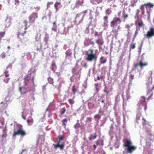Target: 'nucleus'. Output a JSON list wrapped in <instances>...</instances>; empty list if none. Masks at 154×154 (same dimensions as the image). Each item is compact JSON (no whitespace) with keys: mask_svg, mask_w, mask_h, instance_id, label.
Returning a JSON list of instances; mask_svg holds the SVG:
<instances>
[{"mask_svg":"<svg viewBox=\"0 0 154 154\" xmlns=\"http://www.w3.org/2000/svg\"><path fill=\"white\" fill-rule=\"evenodd\" d=\"M89 50L90 51V52H91L90 53H92V54H93V49H90Z\"/></svg>","mask_w":154,"mask_h":154,"instance_id":"obj_52","label":"nucleus"},{"mask_svg":"<svg viewBox=\"0 0 154 154\" xmlns=\"http://www.w3.org/2000/svg\"><path fill=\"white\" fill-rule=\"evenodd\" d=\"M27 122L28 123V125H32L33 122V120L32 118L30 119H28L27 121Z\"/></svg>","mask_w":154,"mask_h":154,"instance_id":"obj_19","label":"nucleus"},{"mask_svg":"<svg viewBox=\"0 0 154 154\" xmlns=\"http://www.w3.org/2000/svg\"><path fill=\"white\" fill-rule=\"evenodd\" d=\"M23 23L24 24V26H25V29L26 30L27 29V24H28V22L26 20H24L23 22Z\"/></svg>","mask_w":154,"mask_h":154,"instance_id":"obj_22","label":"nucleus"},{"mask_svg":"<svg viewBox=\"0 0 154 154\" xmlns=\"http://www.w3.org/2000/svg\"><path fill=\"white\" fill-rule=\"evenodd\" d=\"M93 147H94V149H95L96 148V146L95 145H93Z\"/></svg>","mask_w":154,"mask_h":154,"instance_id":"obj_58","label":"nucleus"},{"mask_svg":"<svg viewBox=\"0 0 154 154\" xmlns=\"http://www.w3.org/2000/svg\"><path fill=\"white\" fill-rule=\"evenodd\" d=\"M138 33V32L137 30H136L135 32V35H136Z\"/></svg>","mask_w":154,"mask_h":154,"instance_id":"obj_55","label":"nucleus"},{"mask_svg":"<svg viewBox=\"0 0 154 154\" xmlns=\"http://www.w3.org/2000/svg\"><path fill=\"white\" fill-rule=\"evenodd\" d=\"M145 36L148 38H150L154 36V27H151Z\"/></svg>","mask_w":154,"mask_h":154,"instance_id":"obj_6","label":"nucleus"},{"mask_svg":"<svg viewBox=\"0 0 154 154\" xmlns=\"http://www.w3.org/2000/svg\"><path fill=\"white\" fill-rule=\"evenodd\" d=\"M60 4V2H56L54 4V7L56 9V12H57L58 10V6Z\"/></svg>","mask_w":154,"mask_h":154,"instance_id":"obj_20","label":"nucleus"},{"mask_svg":"<svg viewBox=\"0 0 154 154\" xmlns=\"http://www.w3.org/2000/svg\"><path fill=\"white\" fill-rule=\"evenodd\" d=\"M148 63L147 62L143 63L142 61H140L139 63H137L134 64V66L135 67H137L140 66L141 67L145 66H147Z\"/></svg>","mask_w":154,"mask_h":154,"instance_id":"obj_9","label":"nucleus"},{"mask_svg":"<svg viewBox=\"0 0 154 154\" xmlns=\"http://www.w3.org/2000/svg\"><path fill=\"white\" fill-rule=\"evenodd\" d=\"M10 79V78H6L3 79V81L5 83H8Z\"/></svg>","mask_w":154,"mask_h":154,"instance_id":"obj_25","label":"nucleus"},{"mask_svg":"<svg viewBox=\"0 0 154 154\" xmlns=\"http://www.w3.org/2000/svg\"><path fill=\"white\" fill-rule=\"evenodd\" d=\"M67 120L66 119H65L63 120L62 122L63 123V125L65 127L66 126V123L67 122Z\"/></svg>","mask_w":154,"mask_h":154,"instance_id":"obj_23","label":"nucleus"},{"mask_svg":"<svg viewBox=\"0 0 154 154\" xmlns=\"http://www.w3.org/2000/svg\"><path fill=\"white\" fill-rule=\"evenodd\" d=\"M95 88H96V89L97 90H98V89L97 88V87L98 86V83H96L95 84Z\"/></svg>","mask_w":154,"mask_h":154,"instance_id":"obj_48","label":"nucleus"},{"mask_svg":"<svg viewBox=\"0 0 154 154\" xmlns=\"http://www.w3.org/2000/svg\"><path fill=\"white\" fill-rule=\"evenodd\" d=\"M5 34V32H0V37L2 38L3 37Z\"/></svg>","mask_w":154,"mask_h":154,"instance_id":"obj_30","label":"nucleus"},{"mask_svg":"<svg viewBox=\"0 0 154 154\" xmlns=\"http://www.w3.org/2000/svg\"><path fill=\"white\" fill-rule=\"evenodd\" d=\"M111 1H113V2H115V0H108V2H109Z\"/></svg>","mask_w":154,"mask_h":154,"instance_id":"obj_54","label":"nucleus"},{"mask_svg":"<svg viewBox=\"0 0 154 154\" xmlns=\"http://www.w3.org/2000/svg\"><path fill=\"white\" fill-rule=\"evenodd\" d=\"M154 89V85L150 90H149L147 94V95L148 96L147 100H152L153 99L152 95L153 94V91Z\"/></svg>","mask_w":154,"mask_h":154,"instance_id":"obj_8","label":"nucleus"},{"mask_svg":"<svg viewBox=\"0 0 154 154\" xmlns=\"http://www.w3.org/2000/svg\"><path fill=\"white\" fill-rule=\"evenodd\" d=\"M24 88L23 87H20L19 88V90L21 93H23V92L22 91V90L24 89Z\"/></svg>","mask_w":154,"mask_h":154,"instance_id":"obj_37","label":"nucleus"},{"mask_svg":"<svg viewBox=\"0 0 154 154\" xmlns=\"http://www.w3.org/2000/svg\"><path fill=\"white\" fill-rule=\"evenodd\" d=\"M120 26H119L118 27V28H117V29H120Z\"/></svg>","mask_w":154,"mask_h":154,"instance_id":"obj_62","label":"nucleus"},{"mask_svg":"<svg viewBox=\"0 0 154 154\" xmlns=\"http://www.w3.org/2000/svg\"><path fill=\"white\" fill-rule=\"evenodd\" d=\"M145 5H141L140 8V9L141 11H142V14H143L144 13V6H145Z\"/></svg>","mask_w":154,"mask_h":154,"instance_id":"obj_28","label":"nucleus"},{"mask_svg":"<svg viewBox=\"0 0 154 154\" xmlns=\"http://www.w3.org/2000/svg\"><path fill=\"white\" fill-rule=\"evenodd\" d=\"M135 47V44H132L130 45V49H133Z\"/></svg>","mask_w":154,"mask_h":154,"instance_id":"obj_33","label":"nucleus"},{"mask_svg":"<svg viewBox=\"0 0 154 154\" xmlns=\"http://www.w3.org/2000/svg\"><path fill=\"white\" fill-rule=\"evenodd\" d=\"M132 24H126L125 25V28L127 29V30L128 32L130 31V28L131 27V26H132Z\"/></svg>","mask_w":154,"mask_h":154,"instance_id":"obj_21","label":"nucleus"},{"mask_svg":"<svg viewBox=\"0 0 154 154\" xmlns=\"http://www.w3.org/2000/svg\"><path fill=\"white\" fill-rule=\"evenodd\" d=\"M141 117V115L139 113L137 115V122H139V120H140V118Z\"/></svg>","mask_w":154,"mask_h":154,"instance_id":"obj_26","label":"nucleus"},{"mask_svg":"<svg viewBox=\"0 0 154 154\" xmlns=\"http://www.w3.org/2000/svg\"><path fill=\"white\" fill-rule=\"evenodd\" d=\"M94 42H90V44L92 45H94Z\"/></svg>","mask_w":154,"mask_h":154,"instance_id":"obj_50","label":"nucleus"},{"mask_svg":"<svg viewBox=\"0 0 154 154\" xmlns=\"http://www.w3.org/2000/svg\"><path fill=\"white\" fill-rule=\"evenodd\" d=\"M124 143L123 146L127 147L126 149L127 153L132 154L133 151L137 149V147L132 145V143L131 140L124 139L122 140Z\"/></svg>","mask_w":154,"mask_h":154,"instance_id":"obj_1","label":"nucleus"},{"mask_svg":"<svg viewBox=\"0 0 154 154\" xmlns=\"http://www.w3.org/2000/svg\"><path fill=\"white\" fill-rule=\"evenodd\" d=\"M5 77L6 78H9V74H4Z\"/></svg>","mask_w":154,"mask_h":154,"instance_id":"obj_45","label":"nucleus"},{"mask_svg":"<svg viewBox=\"0 0 154 154\" xmlns=\"http://www.w3.org/2000/svg\"><path fill=\"white\" fill-rule=\"evenodd\" d=\"M144 5H145L146 7H149L150 8H152L154 6L153 4L150 3H145L144 4Z\"/></svg>","mask_w":154,"mask_h":154,"instance_id":"obj_17","label":"nucleus"},{"mask_svg":"<svg viewBox=\"0 0 154 154\" xmlns=\"http://www.w3.org/2000/svg\"><path fill=\"white\" fill-rule=\"evenodd\" d=\"M68 101L69 103L71 105H72L74 103V101L73 99H69L68 100Z\"/></svg>","mask_w":154,"mask_h":154,"instance_id":"obj_31","label":"nucleus"},{"mask_svg":"<svg viewBox=\"0 0 154 154\" xmlns=\"http://www.w3.org/2000/svg\"><path fill=\"white\" fill-rule=\"evenodd\" d=\"M94 118H97L98 119H100L101 117L98 114H97L94 116Z\"/></svg>","mask_w":154,"mask_h":154,"instance_id":"obj_41","label":"nucleus"},{"mask_svg":"<svg viewBox=\"0 0 154 154\" xmlns=\"http://www.w3.org/2000/svg\"><path fill=\"white\" fill-rule=\"evenodd\" d=\"M104 92L105 93H106L107 94H108V92L107 91H104Z\"/></svg>","mask_w":154,"mask_h":154,"instance_id":"obj_60","label":"nucleus"},{"mask_svg":"<svg viewBox=\"0 0 154 154\" xmlns=\"http://www.w3.org/2000/svg\"><path fill=\"white\" fill-rule=\"evenodd\" d=\"M121 19L118 17H115L113 20L110 22V26L114 28L117 26L118 23L120 24L122 22Z\"/></svg>","mask_w":154,"mask_h":154,"instance_id":"obj_5","label":"nucleus"},{"mask_svg":"<svg viewBox=\"0 0 154 154\" xmlns=\"http://www.w3.org/2000/svg\"><path fill=\"white\" fill-rule=\"evenodd\" d=\"M26 135V132L23 130L22 126H21L17 131H14L13 136L15 137L17 135H20L22 137H23Z\"/></svg>","mask_w":154,"mask_h":154,"instance_id":"obj_3","label":"nucleus"},{"mask_svg":"<svg viewBox=\"0 0 154 154\" xmlns=\"http://www.w3.org/2000/svg\"><path fill=\"white\" fill-rule=\"evenodd\" d=\"M100 62L101 64H104L106 61V59L103 56H101L100 59Z\"/></svg>","mask_w":154,"mask_h":154,"instance_id":"obj_14","label":"nucleus"},{"mask_svg":"<svg viewBox=\"0 0 154 154\" xmlns=\"http://www.w3.org/2000/svg\"><path fill=\"white\" fill-rule=\"evenodd\" d=\"M60 143L59 141H58L57 143V144H54V148L57 149V147H60L61 149H62L64 147V143H62L61 145L59 144Z\"/></svg>","mask_w":154,"mask_h":154,"instance_id":"obj_10","label":"nucleus"},{"mask_svg":"<svg viewBox=\"0 0 154 154\" xmlns=\"http://www.w3.org/2000/svg\"><path fill=\"white\" fill-rule=\"evenodd\" d=\"M40 49V48H37L36 49V51H38Z\"/></svg>","mask_w":154,"mask_h":154,"instance_id":"obj_59","label":"nucleus"},{"mask_svg":"<svg viewBox=\"0 0 154 154\" xmlns=\"http://www.w3.org/2000/svg\"><path fill=\"white\" fill-rule=\"evenodd\" d=\"M91 118L88 117L87 118V122H90L91 121Z\"/></svg>","mask_w":154,"mask_h":154,"instance_id":"obj_43","label":"nucleus"},{"mask_svg":"<svg viewBox=\"0 0 154 154\" xmlns=\"http://www.w3.org/2000/svg\"><path fill=\"white\" fill-rule=\"evenodd\" d=\"M103 20L104 21V24L105 25L108 22V17L107 16H105L103 17Z\"/></svg>","mask_w":154,"mask_h":154,"instance_id":"obj_18","label":"nucleus"},{"mask_svg":"<svg viewBox=\"0 0 154 154\" xmlns=\"http://www.w3.org/2000/svg\"><path fill=\"white\" fill-rule=\"evenodd\" d=\"M9 66H8L6 67V70L8 69V68L9 67ZM9 73V71H8L7 70H6V71L4 72V74H8Z\"/></svg>","mask_w":154,"mask_h":154,"instance_id":"obj_42","label":"nucleus"},{"mask_svg":"<svg viewBox=\"0 0 154 154\" xmlns=\"http://www.w3.org/2000/svg\"><path fill=\"white\" fill-rule=\"evenodd\" d=\"M88 67V65L87 64V63H85L84 66V67L86 69Z\"/></svg>","mask_w":154,"mask_h":154,"instance_id":"obj_49","label":"nucleus"},{"mask_svg":"<svg viewBox=\"0 0 154 154\" xmlns=\"http://www.w3.org/2000/svg\"><path fill=\"white\" fill-rule=\"evenodd\" d=\"M142 119L143 121V122H142V125L143 126H145L146 124H147L146 122L147 121L145 119L143 118H142Z\"/></svg>","mask_w":154,"mask_h":154,"instance_id":"obj_29","label":"nucleus"},{"mask_svg":"<svg viewBox=\"0 0 154 154\" xmlns=\"http://www.w3.org/2000/svg\"><path fill=\"white\" fill-rule=\"evenodd\" d=\"M99 34H98V33L97 32H95L94 35L95 36H98Z\"/></svg>","mask_w":154,"mask_h":154,"instance_id":"obj_51","label":"nucleus"},{"mask_svg":"<svg viewBox=\"0 0 154 154\" xmlns=\"http://www.w3.org/2000/svg\"><path fill=\"white\" fill-rule=\"evenodd\" d=\"M1 56L3 59L5 58L6 57L5 53L4 52L2 53L1 55Z\"/></svg>","mask_w":154,"mask_h":154,"instance_id":"obj_38","label":"nucleus"},{"mask_svg":"<svg viewBox=\"0 0 154 154\" xmlns=\"http://www.w3.org/2000/svg\"><path fill=\"white\" fill-rule=\"evenodd\" d=\"M84 3L83 0H78L76 3V5H82Z\"/></svg>","mask_w":154,"mask_h":154,"instance_id":"obj_16","label":"nucleus"},{"mask_svg":"<svg viewBox=\"0 0 154 154\" xmlns=\"http://www.w3.org/2000/svg\"><path fill=\"white\" fill-rule=\"evenodd\" d=\"M53 25L54 26H55V25H56V22H53Z\"/></svg>","mask_w":154,"mask_h":154,"instance_id":"obj_53","label":"nucleus"},{"mask_svg":"<svg viewBox=\"0 0 154 154\" xmlns=\"http://www.w3.org/2000/svg\"><path fill=\"white\" fill-rule=\"evenodd\" d=\"M14 5H13V7L16 8L17 6L19 5L20 1L19 0H14Z\"/></svg>","mask_w":154,"mask_h":154,"instance_id":"obj_15","label":"nucleus"},{"mask_svg":"<svg viewBox=\"0 0 154 154\" xmlns=\"http://www.w3.org/2000/svg\"><path fill=\"white\" fill-rule=\"evenodd\" d=\"M103 76L102 75L100 77V79H102L103 78Z\"/></svg>","mask_w":154,"mask_h":154,"instance_id":"obj_64","label":"nucleus"},{"mask_svg":"<svg viewBox=\"0 0 154 154\" xmlns=\"http://www.w3.org/2000/svg\"><path fill=\"white\" fill-rule=\"evenodd\" d=\"M75 86L73 85L72 86V92L74 94H75V92L77 91L76 89L75 88Z\"/></svg>","mask_w":154,"mask_h":154,"instance_id":"obj_36","label":"nucleus"},{"mask_svg":"<svg viewBox=\"0 0 154 154\" xmlns=\"http://www.w3.org/2000/svg\"><path fill=\"white\" fill-rule=\"evenodd\" d=\"M97 4H99L102 2V0H93Z\"/></svg>","mask_w":154,"mask_h":154,"instance_id":"obj_40","label":"nucleus"},{"mask_svg":"<svg viewBox=\"0 0 154 154\" xmlns=\"http://www.w3.org/2000/svg\"><path fill=\"white\" fill-rule=\"evenodd\" d=\"M38 18L37 13H33L29 17V22L30 23H34L35 22V19Z\"/></svg>","mask_w":154,"mask_h":154,"instance_id":"obj_7","label":"nucleus"},{"mask_svg":"<svg viewBox=\"0 0 154 154\" xmlns=\"http://www.w3.org/2000/svg\"><path fill=\"white\" fill-rule=\"evenodd\" d=\"M52 70H54V69H53V67L54 66H55V63H52Z\"/></svg>","mask_w":154,"mask_h":154,"instance_id":"obj_46","label":"nucleus"},{"mask_svg":"<svg viewBox=\"0 0 154 154\" xmlns=\"http://www.w3.org/2000/svg\"><path fill=\"white\" fill-rule=\"evenodd\" d=\"M57 138L59 139V141H59V143H60V141L61 140H64V137L63 136L60 135L58 136Z\"/></svg>","mask_w":154,"mask_h":154,"instance_id":"obj_24","label":"nucleus"},{"mask_svg":"<svg viewBox=\"0 0 154 154\" xmlns=\"http://www.w3.org/2000/svg\"><path fill=\"white\" fill-rule=\"evenodd\" d=\"M137 25L139 27H141L143 26V23L142 21L139 22L137 23Z\"/></svg>","mask_w":154,"mask_h":154,"instance_id":"obj_27","label":"nucleus"},{"mask_svg":"<svg viewBox=\"0 0 154 154\" xmlns=\"http://www.w3.org/2000/svg\"><path fill=\"white\" fill-rule=\"evenodd\" d=\"M129 15L127 14L125 11L124 10L123 11V13L122 14V17L124 20H126L128 17Z\"/></svg>","mask_w":154,"mask_h":154,"instance_id":"obj_12","label":"nucleus"},{"mask_svg":"<svg viewBox=\"0 0 154 154\" xmlns=\"http://www.w3.org/2000/svg\"><path fill=\"white\" fill-rule=\"evenodd\" d=\"M57 26L56 25H55V26H53V27L52 28V29L55 32H57Z\"/></svg>","mask_w":154,"mask_h":154,"instance_id":"obj_32","label":"nucleus"},{"mask_svg":"<svg viewBox=\"0 0 154 154\" xmlns=\"http://www.w3.org/2000/svg\"><path fill=\"white\" fill-rule=\"evenodd\" d=\"M82 13L84 14V15L83 16V17H82V20H83L84 19V17L85 16V14H86L88 13V11H87V10H84L82 12Z\"/></svg>","mask_w":154,"mask_h":154,"instance_id":"obj_35","label":"nucleus"},{"mask_svg":"<svg viewBox=\"0 0 154 154\" xmlns=\"http://www.w3.org/2000/svg\"><path fill=\"white\" fill-rule=\"evenodd\" d=\"M66 109L64 108H62L60 111V113L62 114H63L65 112Z\"/></svg>","mask_w":154,"mask_h":154,"instance_id":"obj_34","label":"nucleus"},{"mask_svg":"<svg viewBox=\"0 0 154 154\" xmlns=\"http://www.w3.org/2000/svg\"><path fill=\"white\" fill-rule=\"evenodd\" d=\"M97 80H100V77H99L98 76H97Z\"/></svg>","mask_w":154,"mask_h":154,"instance_id":"obj_56","label":"nucleus"},{"mask_svg":"<svg viewBox=\"0 0 154 154\" xmlns=\"http://www.w3.org/2000/svg\"><path fill=\"white\" fill-rule=\"evenodd\" d=\"M79 14H78L77 15H76V18H77V17H79Z\"/></svg>","mask_w":154,"mask_h":154,"instance_id":"obj_57","label":"nucleus"},{"mask_svg":"<svg viewBox=\"0 0 154 154\" xmlns=\"http://www.w3.org/2000/svg\"><path fill=\"white\" fill-rule=\"evenodd\" d=\"M86 57L85 60L91 62L92 60L96 61L97 58V56L95 54L89 53L88 51L86 52Z\"/></svg>","mask_w":154,"mask_h":154,"instance_id":"obj_4","label":"nucleus"},{"mask_svg":"<svg viewBox=\"0 0 154 154\" xmlns=\"http://www.w3.org/2000/svg\"><path fill=\"white\" fill-rule=\"evenodd\" d=\"M26 93V92H23V93H21V94H25Z\"/></svg>","mask_w":154,"mask_h":154,"instance_id":"obj_61","label":"nucleus"},{"mask_svg":"<svg viewBox=\"0 0 154 154\" xmlns=\"http://www.w3.org/2000/svg\"><path fill=\"white\" fill-rule=\"evenodd\" d=\"M130 77L131 80H133L134 78V75H130Z\"/></svg>","mask_w":154,"mask_h":154,"instance_id":"obj_47","label":"nucleus"},{"mask_svg":"<svg viewBox=\"0 0 154 154\" xmlns=\"http://www.w3.org/2000/svg\"><path fill=\"white\" fill-rule=\"evenodd\" d=\"M99 113L100 114H101L102 115H104V111L102 109H100L99 110Z\"/></svg>","mask_w":154,"mask_h":154,"instance_id":"obj_39","label":"nucleus"},{"mask_svg":"<svg viewBox=\"0 0 154 154\" xmlns=\"http://www.w3.org/2000/svg\"><path fill=\"white\" fill-rule=\"evenodd\" d=\"M31 74H28L26 75L24 78L25 85H27L31 82L30 84L34 86V77L33 76L32 77H31Z\"/></svg>","mask_w":154,"mask_h":154,"instance_id":"obj_2","label":"nucleus"},{"mask_svg":"<svg viewBox=\"0 0 154 154\" xmlns=\"http://www.w3.org/2000/svg\"><path fill=\"white\" fill-rule=\"evenodd\" d=\"M97 137V134L96 133H95L94 134H91L90 137H89V140H92L95 139Z\"/></svg>","mask_w":154,"mask_h":154,"instance_id":"obj_11","label":"nucleus"},{"mask_svg":"<svg viewBox=\"0 0 154 154\" xmlns=\"http://www.w3.org/2000/svg\"><path fill=\"white\" fill-rule=\"evenodd\" d=\"M147 109V103H145V105L144 106V109L145 111H146Z\"/></svg>","mask_w":154,"mask_h":154,"instance_id":"obj_44","label":"nucleus"},{"mask_svg":"<svg viewBox=\"0 0 154 154\" xmlns=\"http://www.w3.org/2000/svg\"><path fill=\"white\" fill-rule=\"evenodd\" d=\"M101 102L102 103H104V100H101Z\"/></svg>","mask_w":154,"mask_h":154,"instance_id":"obj_63","label":"nucleus"},{"mask_svg":"<svg viewBox=\"0 0 154 154\" xmlns=\"http://www.w3.org/2000/svg\"><path fill=\"white\" fill-rule=\"evenodd\" d=\"M96 43L99 45L101 46L103 45V42L102 39H98L96 40Z\"/></svg>","mask_w":154,"mask_h":154,"instance_id":"obj_13","label":"nucleus"}]
</instances>
